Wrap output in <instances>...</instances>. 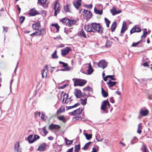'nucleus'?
Instances as JSON below:
<instances>
[{
  "mask_svg": "<svg viewBox=\"0 0 152 152\" xmlns=\"http://www.w3.org/2000/svg\"><path fill=\"white\" fill-rule=\"evenodd\" d=\"M92 32L102 34L103 33V28L99 23H91Z\"/></svg>",
  "mask_w": 152,
  "mask_h": 152,
  "instance_id": "f257e3e1",
  "label": "nucleus"
},
{
  "mask_svg": "<svg viewBox=\"0 0 152 152\" xmlns=\"http://www.w3.org/2000/svg\"><path fill=\"white\" fill-rule=\"evenodd\" d=\"M73 80L74 81V85L75 86H83L87 82L86 80L81 79L74 78L73 79Z\"/></svg>",
  "mask_w": 152,
  "mask_h": 152,
  "instance_id": "f03ea898",
  "label": "nucleus"
},
{
  "mask_svg": "<svg viewBox=\"0 0 152 152\" xmlns=\"http://www.w3.org/2000/svg\"><path fill=\"white\" fill-rule=\"evenodd\" d=\"M54 9L55 10L54 15L56 16L57 14L59 13L61 10L59 3L58 1H56L54 5Z\"/></svg>",
  "mask_w": 152,
  "mask_h": 152,
  "instance_id": "7ed1b4c3",
  "label": "nucleus"
},
{
  "mask_svg": "<svg viewBox=\"0 0 152 152\" xmlns=\"http://www.w3.org/2000/svg\"><path fill=\"white\" fill-rule=\"evenodd\" d=\"M107 63L104 60H102L99 62L98 65L99 67H101L104 69L107 67Z\"/></svg>",
  "mask_w": 152,
  "mask_h": 152,
  "instance_id": "20e7f679",
  "label": "nucleus"
},
{
  "mask_svg": "<svg viewBox=\"0 0 152 152\" xmlns=\"http://www.w3.org/2000/svg\"><path fill=\"white\" fill-rule=\"evenodd\" d=\"M82 108H79L76 110H75L72 112L69 113L71 115H80L82 113Z\"/></svg>",
  "mask_w": 152,
  "mask_h": 152,
  "instance_id": "39448f33",
  "label": "nucleus"
},
{
  "mask_svg": "<svg viewBox=\"0 0 152 152\" xmlns=\"http://www.w3.org/2000/svg\"><path fill=\"white\" fill-rule=\"evenodd\" d=\"M22 149L20 148V143L17 141L15 144L14 151L15 152H21Z\"/></svg>",
  "mask_w": 152,
  "mask_h": 152,
  "instance_id": "423d86ee",
  "label": "nucleus"
},
{
  "mask_svg": "<svg viewBox=\"0 0 152 152\" xmlns=\"http://www.w3.org/2000/svg\"><path fill=\"white\" fill-rule=\"evenodd\" d=\"M37 32V36L44 35L46 34V30L44 28H41L40 29H38L36 31Z\"/></svg>",
  "mask_w": 152,
  "mask_h": 152,
  "instance_id": "0eeeda50",
  "label": "nucleus"
},
{
  "mask_svg": "<svg viewBox=\"0 0 152 152\" xmlns=\"http://www.w3.org/2000/svg\"><path fill=\"white\" fill-rule=\"evenodd\" d=\"M70 48L68 47H66L61 50V55L62 56H64L67 54L70 51Z\"/></svg>",
  "mask_w": 152,
  "mask_h": 152,
  "instance_id": "6e6552de",
  "label": "nucleus"
},
{
  "mask_svg": "<svg viewBox=\"0 0 152 152\" xmlns=\"http://www.w3.org/2000/svg\"><path fill=\"white\" fill-rule=\"evenodd\" d=\"M60 128V126L58 125L54 124H51L49 126L48 129L50 130L53 129L56 130L59 129Z\"/></svg>",
  "mask_w": 152,
  "mask_h": 152,
  "instance_id": "1a4fd4ad",
  "label": "nucleus"
},
{
  "mask_svg": "<svg viewBox=\"0 0 152 152\" xmlns=\"http://www.w3.org/2000/svg\"><path fill=\"white\" fill-rule=\"evenodd\" d=\"M110 12L113 15H115L117 14H119L121 12L120 10H117L116 8L115 7H113L110 10Z\"/></svg>",
  "mask_w": 152,
  "mask_h": 152,
  "instance_id": "9d476101",
  "label": "nucleus"
},
{
  "mask_svg": "<svg viewBox=\"0 0 152 152\" xmlns=\"http://www.w3.org/2000/svg\"><path fill=\"white\" fill-rule=\"evenodd\" d=\"M38 14V12L36 10L35 8H33L29 10V14L31 16H35Z\"/></svg>",
  "mask_w": 152,
  "mask_h": 152,
  "instance_id": "9b49d317",
  "label": "nucleus"
},
{
  "mask_svg": "<svg viewBox=\"0 0 152 152\" xmlns=\"http://www.w3.org/2000/svg\"><path fill=\"white\" fill-rule=\"evenodd\" d=\"M75 96L77 98H80L81 96V92L80 90L75 89L74 92Z\"/></svg>",
  "mask_w": 152,
  "mask_h": 152,
  "instance_id": "f8f14e48",
  "label": "nucleus"
},
{
  "mask_svg": "<svg viewBox=\"0 0 152 152\" xmlns=\"http://www.w3.org/2000/svg\"><path fill=\"white\" fill-rule=\"evenodd\" d=\"M107 101L104 100L103 101L102 104L101 109L104 111L106 110V106L107 105Z\"/></svg>",
  "mask_w": 152,
  "mask_h": 152,
  "instance_id": "ddd939ff",
  "label": "nucleus"
},
{
  "mask_svg": "<svg viewBox=\"0 0 152 152\" xmlns=\"http://www.w3.org/2000/svg\"><path fill=\"white\" fill-rule=\"evenodd\" d=\"M46 145L45 143H44L41 144L39 146L37 150L40 151H45L46 149Z\"/></svg>",
  "mask_w": 152,
  "mask_h": 152,
  "instance_id": "4468645a",
  "label": "nucleus"
},
{
  "mask_svg": "<svg viewBox=\"0 0 152 152\" xmlns=\"http://www.w3.org/2000/svg\"><path fill=\"white\" fill-rule=\"evenodd\" d=\"M148 112L147 109L145 110L141 109L140 111V114L142 116H146L148 115Z\"/></svg>",
  "mask_w": 152,
  "mask_h": 152,
  "instance_id": "2eb2a0df",
  "label": "nucleus"
},
{
  "mask_svg": "<svg viewBox=\"0 0 152 152\" xmlns=\"http://www.w3.org/2000/svg\"><path fill=\"white\" fill-rule=\"evenodd\" d=\"M41 25L39 22H37L36 23L33 24L32 25V28L34 30L36 31L38 30L40 27Z\"/></svg>",
  "mask_w": 152,
  "mask_h": 152,
  "instance_id": "dca6fc26",
  "label": "nucleus"
},
{
  "mask_svg": "<svg viewBox=\"0 0 152 152\" xmlns=\"http://www.w3.org/2000/svg\"><path fill=\"white\" fill-rule=\"evenodd\" d=\"M84 91H88L89 92L88 93V96H90L91 94L93 93V90L92 88L88 86L86 87L83 89Z\"/></svg>",
  "mask_w": 152,
  "mask_h": 152,
  "instance_id": "f3484780",
  "label": "nucleus"
},
{
  "mask_svg": "<svg viewBox=\"0 0 152 152\" xmlns=\"http://www.w3.org/2000/svg\"><path fill=\"white\" fill-rule=\"evenodd\" d=\"M85 29L87 31L90 32H92L91 24V25H88L85 26Z\"/></svg>",
  "mask_w": 152,
  "mask_h": 152,
  "instance_id": "a211bd4d",
  "label": "nucleus"
},
{
  "mask_svg": "<svg viewBox=\"0 0 152 152\" xmlns=\"http://www.w3.org/2000/svg\"><path fill=\"white\" fill-rule=\"evenodd\" d=\"M126 22L125 21H124L123 23V26L121 31V33H123L125 32L126 29Z\"/></svg>",
  "mask_w": 152,
  "mask_h": 152,
  "instance_id": "6ab92c4d",
  "label": "nucleus"
},
{
  "mask_svg": "<svg viewBox=\"0 0 152 152\" xmlns=\"http://www.w3.org/2000/svg\"><path fill=\"white\" fill-rule=\"evenodd\" d=\"M117 83V82H113L110 80L108 82H107V83L108 85V87L109 88L113 87L116 85Z\"/></svg>",
  "mask_w": 152,
  "mask_h": 152,
  "instance_id": "aec40b11",
  "label": "nucleus"
},
{
  "mask_svg": "<svg viewBox=\"0 0 152 152\" xmlns=\"http://www.w3.org/2000/svg\"><path fill=\"white\" fill-rule=\"evenodd\" d=\"M68 22L67 24V26H70L72 25L75 24L76 22V21L74 19H68Z\"/></svg>",
  "mask_w": 152,
  "mask_h": 152,
  "instance_id": "412c9836",
  "label": "nucleus"
},
{
  "mask_svg": "<svg viewBox=\"0 0 152 152\" xmlns=\"http://www.w3.org/2000/svg\"><path fill=\"white\" fill-rule=\"evenodd\" d=\"M141 150L142 152H149L147 148L145 145L143 144L142 145L141 148Z\"/></svg>",
  "mask_w": 152,
  "mask_h": 152,
  "instance_id": "4be33fe9",
  "label": "nucleus"
},
{
  "mask_svg": "<svg viewBox=\"0 0 152 152\" xmlns=\"http://www.w3.org/2000/svg\"><path fill=\"white\" fill-rule=\"evenodd\" d=\"M45 71V68H44L41 71V74L42 78L46 77L47 76V72Z\"/></svg>",
  "mask_w": 152,
  "mask_h": 152,
  "instance_id": "5701e85b",
  "label": "nucleus"
},
{
  "mask_svg": "<svg viewBox=\"0 0 152 152\" xmlns=\"http://www.w3.org/2000/svg\"><path fill=\"white\" fill-rule=\"evenodd\" d=\"M79 36L83 37L85 38H86V36L85 34L84 31L83 29H82L78 33Z\"/></svg>",
  "mask_w": 152,
  "mask_h": 152,
  "instance_id": "b1692460",
  "label": "nucleus"
},
{
  "mask_svg": "<svg viewBox=\"0 0 152 152\" xmlns=\"http://www.w3.org/2000/svg\"><path fill=\"white\" fill-rule=\"evenodd\" d=\"M117 26V24L116 22H114L113 23L111 27V31L112 32L115 31Z\"/></svg>",
  "mask_w": 152,
  "mask_h": 152,
  "instance_id": "393cba45",
  "label": "nucleus"
},
{
  "mask_svg": "<svg viewBox=\"0 0 152 152\" xmlns=\"http://www.w3.org/2000/svg\"><path fill=\"white\" fill-rule=\"evenodd\" d=\"M73 4L75 7L77 9H78L81 5V3L80 1H77L73 3Z\"/></svg>",
  "mask_w": 152,
  "mask_h": 152,
  "instance_id": "a878e982",
  "label": "nucleus"
},
{
  "mask_svg": "<svg viewBox=\"0 0 152 152\" xmlns=\"http://www.w3.org/2000/svg\"><path fill=\"white\" fill-rule=\"evenodd\" d=\"M142 124L140 123L138 125V129L137 132L138 133L140 134L141 132V130L142 129V126H141Z\"/></svg>",
  "mask_w": 152,
  "mask_h": 152,
  "instance_id": "bb28decb",
  "label": "nucleus"
},
{
  "mask_svg": "<svg viewBox=\"0 0 152 152\" xmlns=\"http://www.w3.org/2000/svg\"><path fill=\"white\" fill-rule=\"evenodd\" d=\"M142 80L143 81V82L145 83V85H146V84L148 82H152V78L149 79L144 78L142 79Z\"/></svg>",
  "mask_w": 152,
  "mask_h": 152,
  "instance_id": "cd10ccee",
  "label": "nucleus"
},
{
  "mask_svg": "<svg viewBox=\"0 0 152 152\" xmlns=\"http://www.w3.org/2000/svg\"><path fill=\"white\" fill-rule=\"evenodd\" d=\"M92 143V142H89L87 143L82 148V149L85 150H87L88 149L89 145Z\"/></svg>",
  "mask_w": 152,
  "mask_h": 152,
  "instance_id": "c85d7f7f",
  "label": "nucleus"
},
{
  "mask_svg": "<svg viewBox=\"0 0 152 152\" xmlns=\"http://www.w3.org/2000/svg\"><path fill=\"white\" fill-rule=\"evenodd\" d=\"M59 63L63 64V67L65 68H68V69H70V68L68 66V64L67 63H65L61 61H59Z\"/></svg>",
  "mask_w": 152,
  "mask_h": 152,
  "instance_id": "c756f323",
  "label": "nucleus"
},
{
  "mask_svg": "<svg viewBox=\"0 0 152 152\" xmlns=\"http://www.w3.org/2000/svg\"><path fill=\"white\" fill-rule=\"evenodd\" d=\"M102 96L104 97H106L108 96V94L106 92L104 89L102 88Z\"/></svg>",
  "mask_w": 152,
  "mask_h": 152,
  "instance_id": "7c9ffc66",
  "label": "nucleus"
},
{
  "mask_svg": "<svg viewBox=\"0 0 152 152\" xmlns=\"http://www.w3.org/2000/svg\"><path fill=\"white\" fill-rule=\"evenodd\" d=\"M57 51L56 50L52 54L51 56L52 58L54 59H57L58 58V56L57 55Z\"/></svg>",
  "mask_w": 152,
  "mask_h": 152,
  "instance_id": "2f4dec72",
  "label": "nucleus"
},
{
  "mask_svg": "<svg viewBox=\"0 0 152 152\" xmlns=\"http://www.w3.org/2000/svg\"><path fill=\"white\" fill-rule=\"evenodd\" d=\"M94 11L96 14H99L100 15H102L103 13L102 10H99L97 9L96 7L94 8Z\"/></svg>",
  "mask_w": 152,
  "mask_h": 152,
  "instance_id": "473e14b6",
  "label": "nucleus"
},
{
  "mask_svg": "<svg viewBox=\"0 0 152 152\" xmlns=\"http://www.w3.org/2000/svg\"><path fill=\"white\" fill-rule=\"evenodd\" d=\"M65 111V108L64 107L61 106V107L57 111V113L59 114L61 113L62 112Z\"/></svg>",
  "mask_w": 152,
  "mask_h": 152,
  "instance_id": "72a5a7b5",
  "label": "nucleus"
},
{
  "mask_svg": "<svg viewBox=\"0 0 152 152\" xmlns=\"http://www.w3.org/2000/svg\"><path fill=\"white\" fill-rule=\"evenodd\" d=\"M93 70L92 68L91 67V66L90 64H89V65L88 67V73L89 74H91L93 72Z\"/></svg>",
  "mask_w": 152,
  "mask_h": 152,
  "instance_id": "f704fd0d",
  "label": "nucleus"
},
{
  "mask_svg": "<svg viewBox=\"0 0 152 152\" xmlns=\"http://www.w3.org/2000/svg\"><path fill=\"white\" fill-rule=\"evenodd\" d=\"M70 6L69 5H67L64 7V9L66 12H70L69 8Z\"/></svg>",
  "mask_w": 152,
  "mask_h": 152,
  "instance_id": "c9c22d12",
  "label": "nucleus"
},
{
  "mask_svg": "<svg viewBox=\"0 0 152 152\" xmlns=\"http://www.w3.org/2000/svg\"><path fill=\"white\" fill-rule=\"evenodd\" d=\"M39 138V136L37 135H34V137L33 138L32 140L30 142V143H33L35 141L38 139Z\"/></svg>",
  "mask_w": 152,
  "mask_h": 152,
  "instance_id": "e433bc0d",
  "label": "nucleus"
},
{
  "mask_svg": "<svg viewBox=\"0 0 152 152\" xmlns=\"http://www.w3.org/2000/svg\"><path fill=\"white\" fill-rule=\"evenodd\" d=\"M68 94H66V99L65 101L64 102V103H66L67 104H68V103L69 102V103H70V102L71 101H72V100H70V99L71 98V97H70L69 99H68Z\"/></svg>",
  "mask_w": 152,
  "mask_h": 152,
  "instance_id": "4c0bfd02",
  "label": "nucleus"
},
{
  "mask_svg": "<svg viewBox=\"0 0 152 152\" xmlns=\"http://www.w3.org/2000/svg\"><path fill=\"white\" fill-rule=\"evenodd\" d=\"M39 115L41 117V119L44 121H45V119L44 118L45 115L44 113H41L39 112Z\"/></svg>",
  "mask_w": 152,
  "mask_h": 152,
  "instance_id": "58836bf2",
  "label": "nucleus"
},
{
  "mask_svg": "<svg viewBox=\"0 0 152 152\" xmlns=\"http://www.w3.org/2000/svg\"><path fill=\"white\" fill-rule=\"evenodd\" d=\"M137 28V26L135 25L131 30L130 33L131 34H132L135 32H136V29Z\"/></svg>",
  "mask_w": 152,
  "mask_h": 152,
  "instance_id": "ea45409f",
  "label": "nucleus"
},
{
  "mask_svg": "<svg viewBox=\"0 0 152 152\" xmlns=\"http://www.w3.org/2000/svg\"><path fill=\"white\" fill-rule=\"evenodd\" d=\"M84 135L86 137V139L87 140H89L92 138V134H88L87 133H85Z\"/></svg>",
  "mask_w": 152,
  "mask_h": 152,
  "instance_id": "a19ab883",
  "label": "nucleus"
},
{
  "mask_svg": "<svg viewBox=\"0 0 152 152\" xmlns=\"http://www.w3.org/2000/svg\"><path fill=\"white\" fill-rule=\"evenodd\" d=\"M65 140L66 143L67 145H71L73 142L72 141L69 140L67 139L66 138H65Z\"/></svg>",
  "mask_w": 152,
  "mask_h": 152,
  "instance_id": "79ce46f5",
  "label": "nucleus"
},
{
  "mask_svg": "<svg viewBox=\"0 0 152 152\" xmlns=\"http://www.w3.org/2000/svg\"><path fill=\"white\" fill-rule=\"evenodd\" d=\"M68 21H69L68 19H66L65 18H64L61 20V21L63 23L66 24L67 26Z\"/></svg>",
  "mask_w": 152,
  "mask_h": 152,
  "instance_id": "37998d69",
  "label": "nucleus"
},
{
  "mask_svg": "<svg viewBox=\"0 0 152 152\" xmlns=\"http://www.w3.org/2000/svg\"><path fill=\"white\" fill-rule=\"evenodd\" d=\"M105 21L106 22L107 27L108 28L109 27V25L110 23V21L107 18H104Z\"/></svg>",
  "mask_w": 152,
  "mask_h": 152,
  "instance_id": "c03bdc74",
  "label": "nucleus"
},
{
  "mask_svg": "<svg viewBox=\"0 0 152 152\" xmlns=\"http://www.w3.org/2000/svg\"><path fill=\"white\" fill-rule=\"evenodd\" d=\"M80 145L79 144L75 146V152H79V151L80 150Z\"/></svg>",
  "mask_w": 152,
  "mask_h": 152,
  "instance_id": "a18cd8bd",
  "label": "nucleus"
},
{
  "mask_svg": "<svg viewBox=\"0 0 152 152\" xmlns=\"http://www.w3.org/2000/svg\"><path fill=\"white\" fill-rule=\"evenodd\" d=\"M58 119L60 121H62L64 122L65 120V118L64 115H61L58 117Z\"/></svg>",
  "mask_w": 152,
  "mask_h": 152,
  "instance_id": "49530a36",
  "label": "nucleus"
},
{
  "mask_svg": "<svg viewBox=\"0 0 152 152\" xmlns=\"http://www.w3.org/2000/svg\"><path fill=\"white\" fill-rule=\"evenodd\" d=\"M52 26H55L56 27V29H57L56 32H58V31H59V28H60V27L58 25V24H57V23H56V24H52Z\"/></svg>",
  "mask_w": 152,
  "mask_h": 152,
  "instance_id": "de8ad7c7",
  "label": "nucleus"
},
{
  "mask_svg": "<svg viewBox=\"0 0 152 152\" xmlns=\"http://www.w3.org/2000/svg\"><path fill=\"white\" fill-rule=\"evenodd\" d=\"M111 43H112L110 41L108 40H107L105 45L107 47H110L111 45Z\"/></svg>",
  "mask_w": 152,
  "mask_h": 152,
  "instance_id": "09e8293b",
  "label": "nucleus"
},
{
  "mask_svg": "<svg viewBox=\"0 0 152 152\" xmlns=\"http://www.w3.org/2000/svg\"><path fill=\"white\" fill-rule=\"evenodd\" d=\"M20 21L21 23H22L25 19V17L21 16L19 18Z\"/></svg>",
  "mask_w": 152,
  "mask_h": 152,
  "instance_id": "8fccbe9b",
  "label": "nucleus"
},
{
  "mask_svg": "<svg viewBox=\"0 0 152 152\" xmlns=\"http://www.w3.org/2000/svg\"><path fill=\"white\" fill-rule=\"evenodd\" d=\"M140 41H141L137 42H133L132 45H131V47H136L140 43Z\"/></svg>",
  "mask_w": 152,
  "mask_h": 152,
  "instance_id": "3c124183",
  "label": "nucleus"
},
{
  "mask_svg": "<svg viewBox=\"0 0 152 152\" xmlns=\"http://www.w3.org/2000/svg\"><path fill=\"white\" fill-rule=\"evenodd\" d=\"M86 99H81V104L83 105H85L86 103Z\"/></svg>",
  "mask_w": 152,
  "mask_h": 152,
  "instance_id": "603ef678",
  "label": "nucleus"
},
{
  "mask_svg": "<svg viewBox=\"0 0 152 152\" xmlns=\"http://www.w3.org/2000/svg\"><path fill=\"white\" fill-rule=\"evenodd\" d=\"M33 138V135H30L28 136L27 138V140H28L29 142L30 143V142L31 141L32 139Z\"/></svg>",
  "mask_w": 152,
  "mask_h": 152,
  "instance_id": "864d4df0",
  "label": "nucleus"
},
{
  "mask_svg": "<svg viewBox=\"0 0 152 152\" xmlns=\"http://www.w3.org/2000/svg\"><path fill=\"white\" fill-rule=\"evenodd\" d=\"M38 2L42 4H44L46 2V0H38Z\"/></svg>",
  "mask_w": 152,
  "mask_h": 152,
  "instance_id": "5fc2aeb1",
  "label": "nucleus"
},
{
  "mask_svg": "<svg viewBox=\"0 0 152 152\" xmlns=\"http://www.w3.org/2000/svg\"><path fill=\"white\" fill-rule=\"evenodd\" d=\"M136 141L137 138L136 137H134L131 141V143L132 144H134L136 142Z\"/></svg>",
  "mask_w": 152,
  "mask_h": 152,
  "instance_id": "6e6d98bb",
  "label": "nucleus"
},
{
  "mask_svg": "<svg viewBox=\"0 0 152 152\" xmlns=\"http://www.w3.org/2000/svg\"><path fill=\"white\" fill-rule=\"evenodd\" d=\"M86 14L87 17L88 18H90L92 15V13L90 11H88V12L86 13Z\"/></svg>",
  "mask_w": 152,
  "mask_h": 152,
  "instance_id": "4d7b16f0",
  "label": "nucleus"
},
{
  "mask_svg": "<svg viewBox=\"0 0 152 152\" xmlns=\"http://www.w3.org/2000/svg\"><path fill=\"white\" fill-rule=\"evenodd\" d=\"M107 76H110V77H108V78H110L112 80H115V79L113 77L115 76L114 75H107Z\"/></svg>",
  "mask_w": 152,
  "mask_h": 152,
  "instance_id": "13d9d810",
  "label": "nucleus"
},
{
  "mask_svg": "<svg viewBox=\"0 0 152 152\" xmlns=\"http://www.w3.org/2000/svg\"><path fill=\"white\" fill-rule=\"evenodd\" d=\"M42 130L44 132V133L45 134H48V132L46 131L45 127H44L43 128Z\"/></svg>",
  "mask_w": 152,
  "mask_h": 152,
  "instance_id": "bf43d9fd",
  "label": "nucleus"
},
{
  "mask_svg": "<svg viewBox=\"0 0 152 152\" xmlns=\"http://www.w3.org/2000/svg\"><path fill=\"white\" fill-rule=\"evenodd\" d=\"M46 68L47 69V70H49L50 71H51V72L52 73L53 72V70H52L51 69H50L49 68L50 67H49L48 65H46L45 66Z\"/></svg>",
  "mask_w": 152,
  "mask_h": 152,
  "instance_id": "052dcab7",
  "label": "nucleus"
},
{
  "mask_svg": "<svg viewBox=\"0 0 152 152\" xmlns=\"http://www.w3.org/2000/svg\"><path fill=\"white\" fill-rule=\"evenodd\" d=\"M147 98L151 100H152V95L151 94H148L147 96Z\"/></svg>",
  "mask_w": 152,
  "mask_h": 152,
  "instance_id": "680f3d73",
  "label": "nucleus"
},
{
  "mask_svg": "<svg viewBox=\"0 0 152 152\" xmlns=\"http://www.w3.org/2000/svg\"><path fill=\"white\" fill-rule=\"evenodd\" d=\"M148 62H146L145 63H144L143 64V66H148Z\"/></svg>",
  "mask_w": 152,
  "mask_h": 152,
  "instance_id": "e2e57ef3",
  "label": "nucleus"
},
{
  "mask_svg": "<svg viewBox=\"0 0 152 152\" xmlns=\"http://www.w3.org/2000/svg\"><path fill=\"white\" fill-rule=\"evenodd\" d=\"M70 69H68V68H65L64 69H60V70H60V71H69V70H70Z\"/></svg>",
  "mask_w": 152,
  "mask_h": 152,
  "instance_id": "0e129e2a",
  "label": "nucleus"
},
{
  "mask_svg": "<svg viewBox=\"0 0 152 152\" xmlns=\"http://www.w3.org/2000/svg\"><path fill=\"white\" fill-rule=\"evenodd\" d=\"M18 62L17 63V64L16 67L15 68V70H14V73H13V74H14V75H15V74H16L15 72H16V69H17V68L18 67Z\"/></svg>",
  "mask_w": 152,
  "mask_h": 152,
  "instance_id": "69168bd1",
  "label": "nucleus"
},
{
  "mask_svg": "<svg viewBox=\"0 0 152 152\" xmlns=\"http://www.w3.org/2000/svg\"><path fill=\"white\" fill-rule=\"evenodd\" d=\"M141 28L140 27H138L137 26V29H136V32H140L141 31Z\"/></svg>",
  "mask_w": 152,
  "mask_h": 152,
  "instance_id": "338daca9",
  "label": "nucleus"
},
{
  "mask_svg": "<svg viewBox=\"0 0 152 152\" xmlns=\"http://www.w3.org/2000/svg\"><path fill=\"white\" fill-rule=\"evenodd\" d=\"M110 102L112 103H114L115 101L114 99L113 98V97H111L110 98Z\"/></svg>",
  "mask_w": 152,
  "mask_h": 152,
  "instance_id": "774afa93",
  "label": "nucleus"
}]
</instances>
